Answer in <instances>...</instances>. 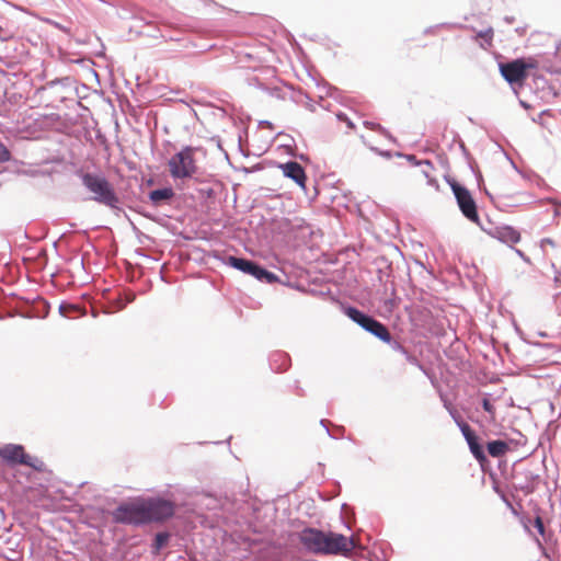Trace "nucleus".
<instances>
[{
	"instance_id": "1",
	"label": "nucleus",
	"mask_w": 561,
	"mask_h": 561,
	"mask_svg": "<svg viewBox=\"0 0 561 561\" xmlns=\"http://www.w3.org/2000/svg\"><path fill=\"white\" fill-rule=\"evenodd\" d=\"M176 503L161 495L138 496L122 502L112 513L114 522L135 527L163 524L174 517Z\"/></svg>"
},
{
	"instance_id": "2",
	"label": "nucleus",
	"mask_w": 561,
	"mask_h": 561,
	"mask_svg": "<svg viewBox=\"0 0 561 561\" xmlns=\"http://www.w3.org/2000/svg\"><path fill=\"white\" fill-rule=\"evenodd\" d=\"M82 185L93 194L92 199L111 208L115 214L123 211L121 199L110 181L100 173L81 172Z\"/></svg>"
},
{
	"instance_id": "3",
	"label": "nucleus",
	"mask_w": 561,
	"mask_h": 561,
	"mask_svg": "<svg viewBox=\"0 0 561 561\" xmlns=\"http://www.w3.org/2000/svg\"><path fill=\"white\" fill-rule=\"evenodd\" d=\"M214 257L234 270H238L247 275L253 276L255 279L265 284H274L279 282L278 276L265 268L262 264L241 256L231 255L225 252L216 251Z\"/></svg>"
},
{
	"instance_id": "4",
	"label": "nucleus",
	"mask_w": 561,
	"mask_h": 561,
	"mask_svg": "<svg viewBox=\"0 0 561 561\" xmlns=\"http://www.w3.org/2000/svg\"><path fill=\"white\" fill-rule=\"evenodd\" d=\"M371 265L379 284L394 282L396 272L405 267L407 263L400 250L393 247L388 253L377 255Z\"/></svg>"
},
{
	"instance_id": "5",
	"label": "nucleus",
	"mask_w": 561,
	"mask_h": 561,
	"mask_svg": "<svg viewBox=\"0 0 561 561\" xmlns=\"http://www.w3.org/2000/svg\"><path fill=\"white\" fill-rule=\"evenodd\" d=\"M196 151V147L184 146L169 159L168 167L172 179L185 180L194 176L198 169L194 158Z\"/></svg>"
},
{
	"instance_id": "6",
	"label": "nucleus",
	"mask_w": 561,
	"mask_h": 561,
	"mask_svg": "<svg viewBox=\"0 0 561 561\" xmlns=\"http://www.w3.org/2000/svg\"><path fill=\"white\" fill-rule=\"evenodd\" d=\"M355 547L356 543L353 536L325 530L320 556H341L348 558Z\"/></svg>"
},
{
	"instance_id": "7",
	"label": "nucleus",
	"mask_w": 561,
	"mask_h": 561,
	"mask_svg": "<svg viewBox=\"0 0 561 561\" xmlns=\"http://www.w3.org/2000/svg\"><path fill=\"white\" fill-rule=\"evenodd\" d=\"M534 67L535 65L533 62H527L522 58L499 64L501 76L510 84H522L528 76V69Z\"/></svg>"
},
{
	"instance_id": "8",
	"label": "nucleus",
	"mask_w": 561,
	"mask_h": 561,
	"mask_svg": "<svg viewBox=\"0 0 561 561\" xmlns=\"http://www.w3.org/2000/svg\"><path fill=\"white\" fill-rule=\"evenodd\" d=\"M455 198L461 214L471 222L479 224L477 203L465 185H456Z\"/></svg>"
},
{
	"instance_id": "9",
	"label": "nucleus",
	"mask_w": 561,
	"mask_h": 561,
	"mask_svg": "<svg viewBox=\"0 0 561 561\" xmlns=\"http://www.w3.org/2000/svg\"><path fill=\"white\" fill-rule=\"evenodd\" d=\"M324 531L314 527H305L298 533L299 542L309 553L320 556Z\"/></svg>"
},
{
	"instance_id": "10",
	"label": "nucleus",
	"mask_w": 561,
	"mask_h": 561,
	"mask_svg": "<svg viewBox=\"0 0 561 561\" xmlns=\"http://www.w3.org/2000/svg\"><path fill=\"white\" fill-rule=\"evenodd\" d=\"M0 457L11 466L22 465L28 459V454L25 453L22 445L7 444L0 448Z\"/></svg>"
},
{
	"instance_id": "11",
	"label": "nucleus",
	"mask_w": 561,
	"mask_h": 561,
	"mask_svg": "<svg viewBox=\"0 0 561 561\" xmlns=\"http://www.w3.org/2000/svg\"><path fill=\"white\" fill-rule=\"evenodd\" d=\"M278 168L282 169L284 176L291 179L299 187L306 190L307 174L300 163L287 161L279 163Z\"/></svg>"
},
{
	"instance_id": "12",
	"label": "nucleus",
	"mask_w": 561,
	"mask_h": 561,
	"mask_svg": "<svg viewBox=\"0 0 561 561\" xmlns=\"http://www.w3.org/2000/svg\"><path fill=\"white\" fill-rule=\"evenodd\" d=\"M401 301V297L397 295V285L391 282L390 296H380L379 298V314L383 318H390L399 308Z\"/></svg>"
},
{
	"instance_id": "13",
	"label": "nucleus",
	"mask_w": 561,
	"mask_h": 561,
	"mask_svg": "<svg viewBox=\"0 0 561 561\" xmlns=\"http://www.w3.org/2000/svg\"><path fill=\"white\" fill-rule=\"evenodd\" d=\"M268 365L274 373H285L291 366L290 355L287 352L280 350L273 351L268 355Z\"/></svg>"
},
{
	"instance_id": "14",
	"label": "nucleus",
	"mask_w": 561,
	"mask_h": 561,
	"mask_svg": "<svg viewBox=\"0 0 561 561\" xmlns=\"http://www.w3.org/2000/svg\"><path fill=\"white\" fill-rule=\"evenodd\" d=\"M175 192L171 186L159 187L148 193V198L154 207L171 204Z\"/></svg>"
},
{
	"instance_id": "15",
	"label": "nucleus",
	"mask_w": 561,
	"mask_h": 561,
	"mask_svg": "<svg viewBox=\"0 0 561 561\" xmlns=\"http://www.w3.org/2000/svg\"><path fill=\"white\" fill-rule=\"evenodd\" d=\"M491 234L500 242L506 244H515L520 240L519 231H517L512 226L496 227Z\"/></svg>"
},
{
	"instance_id": "16",
	"label": "nucleus",
	"mask_w": 561,
	"mask_h": 561,
	"mask_svg": "<svg viewBox=\"0 0 561 561\" xmlns=\"http://www.w3.org/2000/svg\"><path fill=\"white\" fill-rule=\"evenodd\" d=\"M511 443L512 440L506 442L504 439L490 440L486 444L488 454L491 457L500 458L511 450Z\"/></svg>"
},
{
	"instance_id": "17",
	"label": "nucleus",
	"mask_w": 561,
	"mask_h": 561,
	"mask_svg": "<svg viewBox=\"0 0 561 561\" xmlns=\"http://www.w3.org/2000/svg\"><path fill=\"white\" fill-rule=\"evenodd\" d=\"M342 311L343 313L352 320L354 323L360 327V323L366 319L368 313L362 311L355 306L351 305H342Z\"/></svg>"
},
{
	"instance_id": "18",
	"label": "nucleus",
	"mask_w": 561,
	"mask_h": 561,
	"mask_svg": "<svg viewBox=\"0 0 561 561\" xmlns=\"http://www.w3.org/2000/svg\"><path fill=\"white\" fill-rule=\"evenodd\" d=\"M171 535L169 531H159L154 535L151 543V552L158 554L163 548L169 545Z\"/></svg>"
},
{
	"instance_id": "19",
	"label": "nucleus",
	"mask_w": 561,
	"mask_h": 561,
	"mask_svg": "<svg viewBox=\"0 0 561 561\" xmlns=\"http://www.w3.org/2000/svg\"><path fill=\"white\" fill-rule=\"evenodd\" d=\"M470 453L474 457V459L480 463L481 468L484 469L485 463L489 461L484 451V447L482 443L479 440L476 444H472L470 447Z\"/></svg>"
},
{
	"instance_id": "20",
	"label": "nucleus",
	"mask_w": 561,
	"mask_h": 561,
	"mask_svg": "<svg viewBox=\"0 0 561 561\" xmlns=\"http://www.w3.org/2000/svg\"><path fill=\"white\" fill-rule=\"evenodd\" d=\"M369 333L382 342H389L390 340L389 329L387 328L386 324L381 323L378 320H376V323L374 324Z\"/></svg>"
},
{
	"instance_id": "21",
	"label": "nucleus",
	"mask_w": 561,
	"mask_h": 561,
	"mask_svg": "<svg viewBox=\"0 0 561 561\" xmlns=\"http://www.w3.org/2000/svg\"><path fill=\"white\" fill-rule=\"evenodd\" d=\"M369 333L382 342H389L390 340L389 329L387 328L386 324L381 323L378 320H376V323L374 324Z\"/></svg>"
},
{
	"instance_id": "22",
	"label": "nucleus",
	"mask_w": 561,
	"mask_h": 561,
	"mask_svg": "<svg viewBox=\"0 0 561 561\" xmlns=\"http://www.w3.org/2000/svg\"><path fill=\"white\" fill-rule=\"evenodd\" d=\"M394 156L399 158H405L413 165H426L430 169H434L431 160H417L414 154H405L399 151L394 152Z\"/></svg>"
},
{
	"instance_id": "23",
	"label": "nucleus",
	"mask_w": 561,
	"mask_h": 561,
	"mask_svg": "<svg viewBox=\"0 0 561 561\" xmlns=\"http://www.w3.org/2000/svg\"><path fill=\"white\" fill-rule=\"evenodd\" d=\"M79 312V306L78 305H75V304H71V302H67V301H62L60 305H59V313L61 317H65V318H71L72 314Z\"/></svg>"
},
{
	"instance_id": "24",
	"label": "nucleus",
	"mask_w": 561,
	"mask_h": 561,
	"mask_svg": "<svg viewBox=\"0 0 561 561\" xmlns=\"http://www.w3.org/2000/svg\"><path fill=\"white\" fill-rule=\"evenodd\" d=\"M320 425L325 428L327 434L333 439L342 438L344 435L345 430L343 426H336L334 431L331 432L329 428V421L323 419L320 421Z\"/></svg>"
},
{
	"instance_id": "25",
	"label": "nucleus",
	"mask_w": 561,
	"mask_h": 561,
	"mask_svg": "<svg viewBox=\"0 0 561 561\" xmlns=\"http://www.w3.org/2000/svg\"><path fill=\"white\" fill-rule=\"evenodd\" d=\"M364 125L371 130L380 133L381 135L387 137L390 141L396 142V138L380 124L366 121V122H364Z\"/></svg>"
},
{
	"instance_id": "26",
	"label": "nucleus",
	"mask_w": 561,
	"mask_h": 561,
	"mask_svg": "<svg viewBox=\"0 0 561 561\" xmlns=\"http://www.w3.org/2000/svg\"><path fill=\"white\" fill-rule=\"evenodd\" d=\"M25 460L26 462H23V466L31 467L32 469L38 472H43L45 470V463L42 459L28 455V459Z\"/></svg>"
},
{
	"instance_id": "27",
	"label": "nucleus",
	"mask_w": 561,
	"mask_h": 561,
	"mask_svg": "<svg viewBox=\"0 0 561 561\" xmlns=\"http://www.w3.org/2000/svg\"><path fill=\"white\" fill-rule=\"evenodd\" d=\"M477 37L481 38L480 46L482 48H486L488 46L492 45L493 30L492 28H488V30H484V31H480L477 34Z\"/></svg>"
},
{
	"instance_id": "28",
	"label": "nucleus",
	"mask_w": 561,
	"mask_h": 561,
	"mask_svg": "<svg viewBox=\"0 0 561 561\" xmlns=\"http://www.w3.org/2000/svg\"><path fill=\"white\" fill-rule=\"evenodd\" d=\"M71 78L70 77H64V78H57L49 82H47V87L53 88L57 84H61L62 87H70L71 85Z\"/></svg>"
},
{
	"instance_id": "29",
	"label": "nucleus",
	"mask_w": 561,
	"mask_h": 561,
	"mask_svg": "<svg viewBox=\"0 0 561 561\" xmlns=\"http://www.w3.org/2000/svg\"><path fill=\"white\" fill-rule=\"evenodd\" d=\"M403 356L407 359V362H409L410 364H412L414 366H417L422 371H424L426 374L424 366L420 363V360L417 359V357L415 355H413L412 353L407 351L403 354Z\"/></svg>"
},
{
	"instance_id": "30",
	"label": "nucleus",
	"mask_w": 561,
	"mask_h": 561,
	"mask_svg": "<svg viewBox=\"0 0 561 561\" xmlns=\"http://www.w3.org/2000/svg\"><path fill=\"white\" fill-rule=\"evenodd\" d=\"M393 351L401 353L402 355L408 351L399 341L394 340L390 334L389 342H386Z\"/></svg>"
},
{
	"instance_id": "31",
	"label": "nucleus",
	"mask_w": 561,
	"mask_h": 561,
	"mask_svg": "<svg viewBox=\"0 0 561 561\" xmlns=\"http://www.w3.org/2000/svg\"><path fill=\"white\" fill-rule=\"evenodd\" d=\"M516 489L524 491L526 494L533 493L536 489L534 483H529L525 478L524 481L516 485Z\"/></svg>"
},
{
	"instance_id": "32",
	"label": "nucleus",
	"mask_w": 561,
	"mask_h": 561,
	"mask_svg": "<svg viewBox=\"0 0 561 561\" xmlns=\"http://www.w3.org/2000/svg\"><path fill=\"white\" fill-rule=\"evenodd\" d=\"M376 320L373 316L368 314L366 319L360 323V328L366 332H370L371 328L376 323Z\"/></svg>"
},
{
	"instance_id": "33",
	"label": "nucleus",
	"mask_w": 561,
	"mask_h": 561,
	"mask_svg": "<svg viewBox=\"0 0 561 561\" xmlns=\"http://www.w3.org/2000/svg\"><path fill=\"white\" fill-rule=\"evenodd\" d=\"M376 320L373 316L368 314L366 319L360 323V328L366 332H370L371 328L376 323Z\"/></svg>"
},
{
	"instance_id": "34",
	"label": "nucleus",
	"mask_w": 561,
	"mask_h": 561,
	"mask_svg": "<svg viewBox=\"0 0 561 561\" xmlns=\"http://www.w3.org/2000/svg\"><path fill=\"white\" fill-rule=\"evenodd\" d=\"M336 118L340 122H344L350 129H354L355 128V124L350 119V117L345 113L339 112L336 114Z\"/></svg>"
},
{
	"instance_id": "35",
	"label": "nucleus",
	"mask_w": 561,
	"mask_h": 561,
	"mask_svg": "<svg viewBox=\"0 0 561 561\" xmlns=\"http://www.w3.org/2000/svg\"><path fill=\"white\" fill-rule=\"evenodd\" d=\"M381 286V289H378L376 295H377V299L379 300L380 296H386V297H389L390 296V283H383V284H379Z\"/></svg>"
},
{
	"instance_id": "36",
	"label": "nucleus",
	"mask_w": 561,
	"mask_h": 561,
	"mask_svg": "<svg viewBox=\"0 0 561 561\" xmlns=\"http://www.w3.org/2000/svg\"><path fill=\"white\" fill-rule=\"evenodd\" d=\"M457 426L459 427L462 436H467L468 434L473 432L472 427L467 422H465L463 420L460 421V422H457Z\"/></svg>"
},
{
	"instance_id": "37",
	"label": "nucleus",
	"mask_w": 561,
	"mask_h": 561,
	"mask_svg": "<svg viewBox=\"0 0 561 561\" xmlns=\"http://www.w3.org/2000/svg\"><path fill=\"white\" fill-rule=\"evenodd\" d=\"M534 527L541 536H545L546 528L543 520L540 516H536V518L534 519Z\"/></svg>"
},
{
	"instance_id": "38",
	"label": "nucleus",
	"mask_w": 561,
	"mask_h": 561,
	"mask_svg": "<svg viewBox=\"0 0 561 561\" xmlns=\"http://www.w3.org/2000/svg\"><path fill=\"white\" fill-rule=\"evenodd\" d=\"M370 150L386 159H391L394 156V153L391 152L390 150H381L377 147H370Z\"/></svg>"
},
{
	"instance_id": "39",
	"label": "nucleus",
	"mask_w": 561,
	"mask_h": 561,
	"mask_svg": "<svg viewBox=\"0 0 561 561\" xmlns=\"http://www.w3.org/2000/svg\"><path fill=\"white\" fill-rule=\"evenodd\" d=\"M481 407L482 409L490 413V414H493L494 413V405L492 404V402L490 401L489 398L484 397L481 401Z\"/></svg>"
},
{
	"instance_id": "40",
	"label": "nucleus",
	"mask_w": 561,
	"mask_h": 561,
	"mask_svg": "<svg viewBox=\"0 0 561 561\" xmlns=\"http://www.w3.org/2000/svg\"><path fill=\"white\" fill-rule=\"evenodd\" d=\"M10 151L8 148L0 141V162H5L10 160Z\"/></svg>"
},
{
	"instance_id": "41",
	"label": "nucleus",
	"mask_w": 561,
	"mask_h": 561,
	"mask_svg": "<svg viewBox=\"0 0 561 561\" xmlns=\"http://www.w3.org/2000/svg\"><path fill=\"white\" fill-rule=\"evenodd\" d=\"M463 437L468 444V447H470L472 444H476L477 442L480 440L479 436L476 434L474 431Z\"/></svg>"
},
{
	"instance_id": "42",
	"label": "nucleus",
	"mask_w": 561,
	"mask_h": 561,
	"mask_svg": "<svg viewBox=\"0 0 561 561\" xmlns=\"http://www.w3.org/2000/svg\"><path fill=\"white\" fill-rule=\"evenodd\" d=\"M445 407L448 409V412H449L451 419L455 421L456 424H457V422L462 421V417L460 416V414L455 409L449 408L447 405V403H445Z\"/></svg>"
},
{
	"instance_id": "43",
	"label": "nucleus",
	"mask_w": 561,
	"mask_h": 561,
	"mask_svg": "<svg viewBox=\"0 0 561 561\" xmlns=\"http://www.w3.org/2000/svg\"><path fill=\"white\" fill-rule=\"evenodd\" d=\"M136 298V295L134 291H127L125 293V301L122 304L121 308H124L126 305L133 302Z\"/></svg>"
},
{
	"instance_id": "44",
	"label": "nucleus",
	"mask_w": 561,
	"mask_h": 561,
	"mask_svg": "<svg viewBox=\"0 0 561 561\" xmlns=\"http://www.w3.org/2000/svg\"><path fill=\"white\" fill-rule=\"evenodd\" d=\"M474 174H476V178H477V182H478V185H479V188L482 190V183H483V178H482V174L480 172H476L473 170ZM483 191L484 193L491 197V194L488 192V190L485 187H483Z\"/></svg>"
},
{
	"instance_id": "45",
	"label": "nucleus",
	"mask_w": 561,
	"mask_h": 561,
	"mask_svg": "<svg viewBox=\"0 0 561 561\" xmlns=\"http://www.w3.org/2000/svg\"><path fill=\"white\" fill-rule=\"evenodd\" d=\"M525 479L529 482V483H534L536 485V482L539 480V476L538 474H535L530 471H527L525 473Z\"/></svg>"
},
{
	"instance_id": "46",
	"label": "nucleus",
	"mask_w": 561,
	"mask_h": 561,
	"mask_svg": "<svg viewBox=\"0 0 561 561\" xmlns=\"http://www.w3.org/2000/svg\"><path fill=\"white\" fill-rule=\"evenodd\" d=\"M445 180L448 183V185L450 186L453 194L455 195L456 185H461V184L458 181H456L454 178H450V176H445Z\"/></svg>"
},
{
	"instance_id": "47",
	"label": "nucleus",
	"mask_w": 561,
	"mask_h": 561,
	"mask_svg": "<svg viewBox=\"0 0 561 561\" xmlns=\"http://www.w3.org/2000/svg\"><path fill=\"white\" fill-rule=\"evenodd\" d=\"M426 180H427V184H428L430 186H433V187L438 188V186H439V185H438V181H437L435 178H433V176L428 175V178H426Z\"/></svg>"
},
{
	"instance_id": "48",
	"label": "nucleus",
	"mask_w": 561,
	"mask_h": 561,
	"mask_svg": "<svg viewBox=\"0 0 561 561\" xmlns=\"http://www.w3.org/2000/svg\"><path fill=\"white\" fill-rule=\"evenodd\" d=\"M297 396L302 397L305 394L304 389L299 386V381L296 380L294 383Z\"/></svg>"
},
{
	"instance_id": "49",
	"label": "nucleus",
	"mask_w": 561,
	"mask_h": 561,
	"mask_svg": "<svg viewBox=\"0 0 561 561\" xmlns=\"http://www.w3.org/2000/svg\"><path fill=\"white\" fill-rule=\"evenodd\" d=\"M324 88L327 89V93L329 96H333V92L337 91V89L335 87H332L329 83H324Z\"/></svg>"
},
{
	"instance_id": "50",
	"label": "nucleus",
	"mask_w": 561,
	"mask_h": 561,
	"mask_svg": "<svg viewBox=\"0 0 561 561\" xmlns=\"http://www.w3.org/2000/svg\"><path fill=\"white\" fill-rule=\"evenodd\" d=\"M541 243H542V244H545V243H546V244H549V245H551V247H554V245H556L554 241H553L552 239H550V238H545V239H542V240H541Z\"/></svg>"
},
{
	"instance_id": "51",
	"label": "nucleus",
	"mask_w": 561,
	"mask_h": 561,
	"mask_svg": "<svg viewBox=\"0 0 561 561\" xmlns=\"http://www.w3.org/2000/svg\"><path fill=\"white\" fill-rule=\"evenodd\" d=\"M424 168L422 169V174L425 176V178H428V175H431V170L426 165H423Z\"/></svg>"
},
{
	"instance_id": "52",
	"label": "nucleus",
	"mask_w": 561,
	"mask_h": 561,
	"mask_svg": "<svg viewBox=\"0 0 561 561\" xmlns=\"http://www.w3.org/2000/svg\"><path fill=\"white\" fill-rule=\"evenodd\" d=\"M553 215L554 217H558L561 215V203L557 204L556 205V208H554V211H553Z\"/></svg>"
},
{
	"instance_id": "53",
	"label": "nucleus",
	"mask_w": 561,
	"mask_h": 561,
	"mask_svg": "<svg viewBox=\"0 0 561 561\" xmlns=\"http://www.w3.org/2000/svg\"><path fill=\"white\" fill-rule=\"evenodd\" d=\"M459 147L461 148V150H462V152H463V154H465V156H468V154H469V152H468V150H467V148H466V146H465L463 141H460Z\"/></svg>"
},
{
	"instance_id": "54",
	"label": "nucleus",
	"mask_w": 561,
	"mask_h": 561,
	"mask_svg": "<svg viewBox=\"0 0 561 561\" xmlns=\"http://www.w3.org/2000/svg\"><path fill=\"white\" fill-rule=\"evenodd\" d=\"M514 20H515L514 16H508V15L504 16V21L507 24H512L514 22Z\"/></svg>"
},
{
	"instance_id": "55",
	"label": "nucleus",
	"mask_w": 561,
	"mask_h": 561,
	"mask_svg": "<svg viewBox=\"0 0 561 561\" xmlns=\"http://www.w3.org/2000/svg\"><path fill=\"white\" fill-rule=\"evenodd\" d=\"M260 125H261V126H268V127H272V126H273V125H272V123H271V122H268V121H261V122H260Z\"/></svg>"
},
{
	"instance_id": "56",
	"label": "nucleus",
	"mask_w": 561,
	"mask_h": 561,
	"mask_svg": "<svg viewBox=\"0 0 561 561\" xmlns=\"http://www.w3.org/2000/svg\"><path fill=\"white\" fill-rule=\"evenodd\" d=\"M336 485V494H340L341 492V484L339 482H335Z\"/></svg>"
},
{
	"instance_id": "57",
	"label": "nucleus",
	"mask_w": 561,
	"mask_h": 561,
	"mask_svg": "<svg viewBox=\"0 0 561 561\" xmlns=\"http://www.w3.org/2000/svg\"><path fill=\"white\" fill-rule=\"evenodd\" d=\"M516 253H517L519 256L524 257V253H523L520 250H516Z\"/></svg>"
},
{
	"instance_id": "58",
	"label": "nucleus",
	"mask_w": 561,
	"mask_h": 561,
	"mask_svg": "<svg viewBox=\"0 0 561 561\" xmlns=\"http://www.w3.org/2000/svg\"><path fill=\"white\" fill-rule=\"evenodd\" d=\"M261 191L270 192L271 190L270 188H265V187H261Z\"/></svg>"
},
{
	"instance_id": "59",
	"label": "nucleus",
	"mask_w": 561,
	"mask_h": 561,
	"mask_svg": "<svg viewBox=\"0 0 561 561\" xmlns=\"http://www.w3.org/2000/svg\"><path fill=\"white\" fill-rule=\"evenodd\" d=\"M347 507V504L346 503H343L342 505V510H345Z\"/></svg>"
},
{
	"instance_id": "60",
	"label": "nucleus",
	"mask_w": 561,
	"mask_h": 561,
	"mask_svg": "<svg viewBox=\"0 0 561 561\" xmlns=\"http://www.w3.org/2000/svg\"><path fill=\"white\" fill-rule=\"evenodd\" d=\"M80 265L83 267V257L80 260Z\"/></svg>"
},
{
	"instance_id": "61",
	"label": "nucleus",
	"mask_w": 561,
	"mask_h": 561,
	"mask_svg": "<svg viewBox=\"0 0 561 561\" xmlns=\"http://www.w3.org/2000/svg\"><path fill=\"white\" fill-rule=\"evenodd\" d=\"M539 335H540V336H547V334H546V333H542V332H540V333H539Z\"/></svg>"
}]
</instances>
